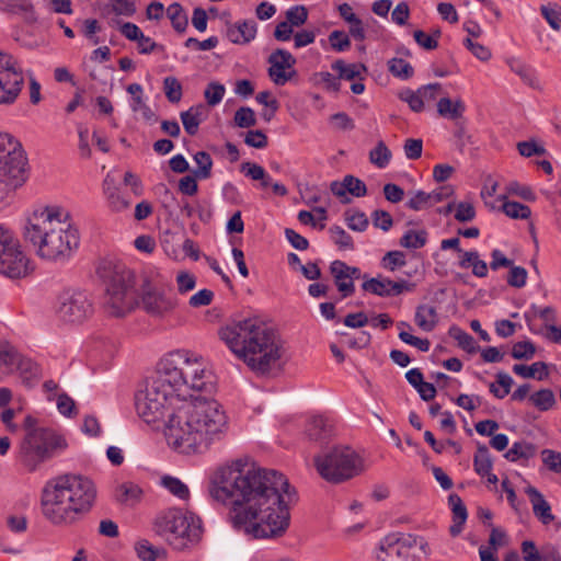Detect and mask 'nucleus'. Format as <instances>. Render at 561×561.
<instances>
[{
	"instance_id": "nucleus-14",
	"label": "nucleus",
	"mask_w": 561,
	"mask_h": 561,
	"mask_svg": "<svg viewBox=\"0 0 561 561\" xmlns=\"http://www.w3.org/2000/svg\"><path fill=\"white\" fill-rule=\"evenodd\" d=\"M92 312L93 305L85 291L66 290L58 298L57 313L65 322H81Z\"/></svg>"
},
{
	"instance_id": "nucleus-58",
	"label": "nucleus",
	"mask_w": 561,
	"mask_h": 561,
	"mask_svg": "<svg viewBox=\"0 0 561 561\" xmlns=\"http://www.w3.org/2000/svg\"><path fill=\"white\" fill-rule=\"evenodd\" d=\"M543 465L552 472H561V453L552 449H543L541 451Z\"/></svg>"
},
{
	"instance_id": "nucleus-62",
	"label": "nucleus",
	"mask_w": 561,
	"mask_h": 561,
	"mask_svg": "<svg viewBox=\"0 0 561 561\" xmlns=\"http://www.w3.org/2000/svg\"><path fill=\"white\" fill-rule=\"evenodd\" d=\"M135 550L137 557L142 561H156L157 560V550L146 539H141L135 543Z\"/></svg>"
},
{
	"instance_id": "nucleus-52",
	"label": "nucleus",
	"mask_w": 561,
	"mask_h": 561,
	"mask_svg": "<svg viewBox=\"0 0 561 561\" xmlns=\"http://www.w3.org/2000/svg\"><path fill=\"white\" fill-rule=\"evenodd\" d=\"M405 264V255L401 251H389L381 260L382 267L391 272L396 271L398 267L404 266Z\"/></svg>"
},
{
	"instance_id": "nucleus-51",
	"label": "nucleus",
	"mask_w": 561,
	"mask_h": 561,
	"mask_svg": "<svg viewBox=\"0 0 561 561\" xmlns=\"http://www.w3.org/2000/svg\"><path fill=\"white\" fill-rule=\"evenodd\" d=\"M536 353V348L533 342L522 341L516 342L512 347V357L515 359H531Z\"/></svg>"
},
{
	"instance_id": "nucleus-40",
	"label": "nucleus",
	"mask_w": 561,
	"mask_h": 561,
	"mask_svg": "<svg viewBox=\"0 0 561 561\" xmlns=\"http://www.w3.org/2000/svg\"><path fill=\"white\" fill-rule=\"evenodd\" d=\"M167 15L175 31L182 33L186 30L188 20L180 3L174 2L170 4L167 9Z\"/></svg>"
},
{
	"instance_id": "nucleus-1",
	"label": "nucleus",
	"mask_w": 561,
	"mask_h": 561,
	"mask_svg": "<svg viewBox=\"0 0 561 561\" xmlns=\"http://www.w3.org/2000/svg\"><path fill=\"white\" fill-rule=\"evenodd\" d=\"M213 377L203 358L187 351L169 353L158 365L156 375L146 385L147 396L167 410L174 401L180 405L170 414L165 437L182 454H203L225 438L228 417L216 400L192 397L191 391L210 392Z\"/></svg>"
},
{
	"instance_id": "nucleus-35",
	"label": "nucleus",
	"mask_w": 561,
	"mask_h": 561,
	"mask_svg": "<svg viewBox=\"0 0 561 561\" xmlns=\"http://www.w3.org/2000/svg\"><path fill=\"white\" fill-rule=\"evenodd\" d=\"M473 468L474 471L481 477H484L485 473L492 471L493 461L491 454L489 448L483 444H478L477 451L473 457Z\"/></svg>"
},
{
	"instance_id": "nucleus-20",
	"label": "nucleus",
	"mask_w": 561,
	"mask_h": 561,
	"mask_svg": "<svg viewBox=\"0 0 561 561\" xmlns=\"http://www.w3.org/2000/svg\"><path fill=\"white\" fill-rule=\"evenodd\" d=\"M330 190L333 195L340 198L342 204L351 202L347 194H351L355 197H363L367 193L365 183L353 175L344 176L343 181L341 182L333 181L330 185Z\"/></svg>"
},
{
	"instance_id": "nucleus-34",
	"label": "nucleus",
	"mask_w": 561,
	"mask_h": 561,
	"mask_svg": "<svg viewBox=\"0 0 561 561\" xmlns=\"http://www.w3.org/2000/svg\"><path fill=\"white\" fill-rule=\"evenodd\" d=\"M513 371L523 378H537L538 380H543L549 375L547 365L543 362H536L530 366L515 364Z\"/></svg>"
},
{
	"instance_id": "nucleus-17",
	"label": "nucleus",
	"mask_w": 561,
	"mask_h": 561,
	"mask_svg": "<svg viewBox=\"0 0 561 561\" xmlns=\"http://www.w3.org/2000/svg\"><path fill=\"white\" fill-rule=\"evenodd\" d=\"M141 304L147 313L156 317L172 311L178 305L175 297L158 290L149 284L144 287Z\"/></svg>"
},
{
	"instance_id": "nucleus-42",
	"label": "nucleus",
	"mask_w": 561,
	"mask_h": 561,
	"mask_svg": "<svg viewBox=\"0 0 561 561\" xmlns=\"http://www.w3.org/2000/svg\"><path fill=\"white\" fill-rule=\"evenodd\" d=\"M388 70L393 77L401 80H408L414 73L413 67L408 61L397 57L388 61Z\"/></svg>"
},
{
	"instance_id": "nucleus-16",
	"label": "nucleus",
	"mask_w": 561,
	"mask_h": 561,
	"mask_svg": "<svg viewBox=\"0 0 561 561\" xmlns=\"http://www.w3.org/2000/svg\"><path fill=\"white\" fill-rule=\"evenodd\" d=\"M268 76L276 85L286 84L296 71L293 69L296 59L287 50L278 48L274 50L268 59Z\"/></svg>"
},
{
	"instance_id": "nucleus-45",
	"label": "nucleus",
	"mask_w": 561,
	"mask_h": 561,
	"mask_svg": "<svg viewBox=\"0 0 561 561\" xmlns=\"http://www.w3.org/2000/svg\"><path fill=\"white\" fill-rule=\"evenodd\" d=\"M194 161L197 164L196 169L194 170V175L198 179L209 178L213 165L210 156L205 151H198L194 156Z\"/></svg>"
},
{
	"instance_id": "nucleus-57",
	"label": "nucleus",
	"mask_w": 561,
	"mask_h": 561,
	"mask_svg": "<svg viewBox=\"0 0 561 561\" xmlns=\"http://www.w3.org/2000/svg\"><path fill=\"white\" fill-rule=\"evenodd\" d=\"M541 14L553 30H559L561 26V7L559 5H541Z\"/></svg>"
},
{
	"instance_id": "nucleus-47",
	"label": "nucleus",
	"mask_w": 561,
	"mask_h": 561,
	"mask_svg": "<svg viewBox=\"0 0 561 561\" xmlns=\"http://www.w3.org/2000/svg\"><path fill=\"white\" fill-rule=\"evenodd\" d=\"M347 227L354 231H365L368 227V218L363 211L346 210L344 214Z\"/></svg>"
},
{
	"instance_id": "nucleus-6",
	"label": "nucleus",
	"mask_w": 561,
	"mask_h": 561,
	"mask_svg": "<svg viewBox=\"0 0 561 561\" xmlns=\"http://www.w3.org/2000/svg\"><path fill=\"white\" fill-rule=\"evenodd\" d=\"M25 435L21 442L19 459L30 471H35L44 461L61 453L68 446L64 436L54 430L38 425V420L26 415L23 421Z\"/></svg>"
},
{
	"instance_id": "nucleus-18",
	"label": "nucleus",
	"mask_w": 561,
	"mask_h": 561,
	"mask_svg": "<svg viewBox=\"0 0 561 561\" xmlns=\"http://www.w3.org/2000/svg\"><path fill=\"white\" fill-rule=\"evenodd\" d=\"M414 285L405 279L391 280L390 278L378 275L377 277L365 280L362 288L380 297L399 296L404 291H412Z\"/></svg>"
},
{
	"instance_id": "nucleus-26",
	"label": "nucleus",
	"mask_w": 561,
	"mask_h": 561,
	"mask_svg": "<svg viewBox=\"0 0 561 561\" xmlns=\"http://www.w3.org/2000/svg\"><path fill=\"white\" fill-rule=\"evenodd\" d=\"M306 435L310 440L322 442L331 436L332 426L328 419L317 415L312 416L306 425Z\"/></svg>"
},
{
	"instance_id": "nucleus-56",
	"label": "nucleus",
	"mask_w": 561,
	"mask_h": 561,
	"mask_svg": "<svg viewBox=\"0 0 561 561\" xmlns=\"http://www.w3.org/2000/svg\"><path fill=\"white\" fill-rule=\"evenodd\" d=\"M329 43L335 51H345L351 47V41L344 31L335 30L329 35Z\"/></svg>"
},
{
	"instance_id": "nucleus-4",
	"label": "nucleus",
	"mask_w": 561,
	"mask_h": 561,
	"mask_svg": "<svg viewBox=\"0 0 561 561\" xmlns=\"http://www.w3.org/2000/svg\"><path fill=\"white\" fill-rule=\"evenodd\" d=\"M219 335L253 371L266 374L278 366L283 354L280 341L275 331L257 318L233 320Z\"/></svg>"
},
{
	"instance_id": "nucleus-21",
	"label": "nucleus",
	"mask_w": 561,
	"mask_h": 561,
	"mask_svg": "<svg viewBox=\"0 0 561 561\" xmlns=\"http://www.w3.org/2000/svg\"><path fill=\"white\" fill-rule=\"evenodd\" d=\"M525 493L529 497L534 515L542 525H550L556 520L551 505L537 488L529 485L525 489Z\"/></svg>"
},
{
	"instance_id": "nucleus-25",
	"label": "nucleus",
	"mask_w": 561,
	"mask_h": 561,
	"mask_svg": "<svg viewBox=\"0 0 561 561\" xmlns=\"http://www.w3.org/2000/svg\"><path fill=\"white\" fill-rule=\"evenodd\" d=\"M0 11L21 14L25 22L35 23L37 15L31 0H0Z\"/></svg>"
},
{
	"instance_id": "nucleus-63",
	"label": "nucleus",
	"mask_w": 561,
	"mask_h": 561,
	"mask_svg": "<svg viewBox=\"0 0 561 561\" xmlns=\"http://www.w3.org/2000/svg\"><path fill=\"white\" fill-rule=\"evenodd\" d=\"M400 98L405 101L414 112H421L424 107V101L420 89L416 92L407 89L400 93Z\"/></svg>"
},
{
	"instance_id": "nucleus-8",
	"label": "nucleus",
	"mask_w": 561,
	"mask_h": 561,
	"mask_svg": "<svg viewBox=\"0 0 561 561\" xmlns=\"http://www.w3.org/2000/svg\"><path fill=\"white\" fill-rule=\"evenodd\" d=\"M154 530L164 537L170 546L180 551L197 543L203 531L198 516L179 508L168 510L157 516Z\"/></svg>"
},
{
	"instance_id": "nucleus-38",
	"label": "nucleus",
	"mask_w": 561,
	"mask_h": 561,
	"mask_svg": "<svg viewBox=\"0 0 561 561\" xmlns=\"http://www.w3.org/2000/svg\"><path fill=\"white\" fill-rule=\"evenodd\" d=\"M20 364L19 352L8 343H0V369L12 371Z\"/></svg>"
},
{
	"instance_id": "nucleus-55",
	"label": "nucleus",
	"mask_w": 561,
	"mask_h": 561,
	"mask_svg": "<svg viewBox=\"0 0 561 561\" xmlns=\"http://www.w3.org/2000/svg\"><path fill=\"white\" fill-rule=\"evenodd\" d=\"M234 124L241 128H249L255 124V113L252 108L242 106L236 111Z\"/></svg>"
},
{
	"instance_id": "nucleus-27",
	"label": "nucleus",
	"mask_w": 561,
	"mask_h": 561,
	"mask_svg": "<svg viewBox=\"0 0 561 561\" xmlns=\"http://www.w3.org/2000/svg\"><path fill=\"white\" fill-rule=\"evenodd\" d=\"M458 265L461 268H471L472 274L483 278L488 276V264L480 259L477 250L465 251L459 257Z\"/></svg>"
},
{
	"instance_id": "nucleus-37",
	"label": "nucleus",
	"mask_w": 561,
	"mask_h": 561,
	"mask_svg": "<svg viewBox=\"0 0 561 561\" xmlns=\"http://www.w3.org/2000/svg\"><path fill=\"white\" fill-rule=\"evenodd\" d=\"M500 201H503L502 211L513 219H528L531 215L530 208L518 202L506 201L505 195L499 196Z\"/></svg>"
},
{
	"instance_id": "nucleus-44",
	"label": "nucleus",
	"mask_w": 561,
	"mask_h": 561,
	"mask_svg": "<svg viewBox=\"0 0 561 561\" xmlns=\"http://www.w3.org/2000/svg\"><path fill=\"white\" fill-rule=\"evenodd\" d=\"M161 484L174 496H178L181 500H186L190 496V491L186 484H184L180 479L165 476L161 479Z\"/></svg>"
},
{
	"instance_id": "nucleus-61",
	"label": "nucleus",
	"mask_w": 561,
	"mask_h": 561,
	"mask_svg": "<svg viewBox=\"0 0 561 561\" xmlns=\"http://www.w3.org/2000/svg\"><path fill=\"white\" fill-rule=\"evenodd\" d=\"M476 218L474 206L469 202H460L456 205L455 219L458 222H469Z\"/></svg>"
},
{
	"instance_id": "nucleus-60",
	"label": "nucleus",
	"mask_w": 561,
	"mask_h": 561,
	"mask_svg": "<svg viewBox=\"0 0 561 561\" xmlns=\"http://www.w3.org/2000/svg\"><path fill=\"white\" fill-rule=\"evenodd\" d=\"M506 192L510 195L518 196L528 202H533L536 199V195L529 186L522 185L516 181L510 182L507 184Z\"/></svg>"
},
{
	"instance_id": "nucleus-54",
	"label": "nucleus",
	"mask_w": 561,
	"mask_h": 561,
	"mask_svg": "<svg viewBox=\"0 0 561 561\" xmlns=\"http://www.w3.org/2000/svg\"><path fill=\"white\" fill-rule=\"evenodd\" d=\"M123 186L128 188L135 197L144 195L145 188L141 180L135 173L127 171L123 176Z\"/></svg>"
},
{
	"instance_id": "nucleus-23",
	"label": "nucleus",
	"mask_w": 561,
	"mask_h": 561,
	"mask_svg": "<svg viewBox=\"0 0 561 561\" xmlns=\"http://www.w3.org/2000/svg\"><path fill=\"white\" fill-rule=\"evenodd\" d=\"M330 272L342 298L350 297L355 293V284L352 282L347 271H345V262L340 260L333 261L330 265Z\"/></svg>"
},
{
	"instance_id": "nucleus-10",
	"label": "nucleus",
	"mask_w": 561,
	"mask_h": 561,
	"mask_svg": "<svg viewBox=\"0 0 561 561\" xmlns=\"http://www.w3.org/2000/svg\"><path fill=\"white\" fill-rule=\"evenodd\" d=\"M31 175L28 156L21 142H0V181L13 193L23 187Z\"/></svg>"
},
{
	"instance_id": "nucleus-64",
	"label": "nucleus",
	"mask_w": 561,
	"mask_h": 561,
	"mask_svg": "<svg viewBox=\"0 0 561 561\" xmlns=\"http://www.w3.org/2000/svg\"><path fill=\"white\" fill-rule=\"evenodd\" d=\"M432 206L430 194L424 191H417L408 201L407 207L412 210H422Z\"/></svg>"
},
{
	"instance_id": "nucleus-48",
	"label": "nucleus",
	"mask_w": 561,
	"mask_h": 561,
	"mask_svg": "<svg viewBox=\"0 0 561 561\" xmlns=\"http://www.w3.org/2000/svg\"><path fill=\"white\" fill-rule=\"evenodd\" d=\"M163 91L171 103H178L182 99V85L175 77H165L163 80Z\"/></svg>"
},
{
	"instance_id": "nucleus-15",
	"label": "nucleus",
	"mask_w": 561,
	"mask_h": 561,
	"mask_svg": "<svg viewBox=\"0 0 561 561\" xmlns=\"http://www.w3.org/2000/svg\"><path fill=\"white\" fill-rule=\"evenodd\" d=\"M103 194L111 210L122 213L131 206V193L128 188L118 184L114 171H110L102 183Z\"/></svg>"
},
{
	"instance_id": "nucleus-31",
	"label": "nucleus",
	"mask_w": 561,
	"mask_h": 561,
	"mask_svg": "<svg viewBox=\"0 0 561 561\" xmlns=\"http://www.w3.org/2000/svg\"><path fill=\"white\" fill-rule=\"evenodd\" d=\"M466 105L461 100L453 101L449 98H442L437 103V112L440 116L458 121L465 113Z\"/></svg>"
},
{
	"instance_id": "nucleus-59",
	"label": "nucleus",
	"mask_w": 561,
	"mask_h": 561,
	"mask_svg": "<svg viewBox=\"0 0 561 561\" xmlns=\"http://www.w3.org/2000/svg\"><path fill=\"white\" fill-rule=\"evenodd\" d=\"M510 268L507 284L515 288L524 287L528 275L526 268L523 266H515L514 264Z\"/></svg>"
},
{
	"instance_id": "nucleus-41",
	"label": "nucleus",
	"mask_w": 561,
	"mask_h": 561,
	"mask_svg": "<svg viewBox=\"0 0 561 561\" xmlns=\"http://www.w3.org/2000/svg\"><path fill=\"white\" fill-rule=\"evenodd\" d=\"M425 230H408L400 239V245L407 249H421L427 242Z\"/></svg>"
},
{
	"instance_id": "nucleus-19",
	"label": "nucleus",
	"mask_w": 561,
	"mask_h": 561,
	"mask_svg": "<svg viewBox=\"0 0 561 561\" xmlns=\"http://www.w3.org/2000/svg\"><path fill=\"white\" fill-rule=\"evenodd\" d=\"M135 407L138 415L146 423H154L164 416L165 409L160 402H156L150 396H147L146 388L139 390L135 396Z\"/></svg>"
},
{
	"instance_id": "nucleus-46",
	"label": "nucleus",
	"mask_w": 561,
	"mask_h": 561,
	"mask_svg": "<svg viewBox=\"0 0 561 561\" xmlns=\"http://www.w3.org/2000/svg\"><path fill=\"white\" fill-rule=\"evenodd\" d=\"M369 159L373 164L383 169L390 162L391 151L385 146V142H378V145L369 152Z\"/></svg>"
},
{
	"instance_id": "nucleus-36",
	"label": "nucleus",
	"mask_w": 561,
	"mask_h": 561,
	"mask_svg": "<svg viewBox=\"0 0 561 561\" xmlns=\"http://www.w3.org/2000/svg\"><path fill=\"white\" fill-rule=\"evenodd\" d=\"M331 68L339 73L340 79L344 80H354L367 70L363 64H346L342 59L335 60Z\"/></svg>"
},
{
	"instance_id": "nucleus-32",
	"label": "nucleus",
	"mask_w": 561,
	"mask_h": 561,
	"mask_svg": "<svg viewBox=\"0 0 561 561\" xmlns=\"http://www.w3.org/2000/svg\"><path fill=\"white\" fill-rule=\"evenodd\" d=\"M507 65L510 69L515 72L520 79L534 89H539V80L536 76V72L533 68L524 64L522 60L517 58H510L507 60Z\"/></svg>"
},
{
	"instance_id": "nucleus-11",
	"label": "nucleus",
	"mask_w": 561,
	"mask_h": 561,
	"mask_svg": "<svg viewBox=\"0 0 561 561\" xmlns=\"http://www.w3.org/2000/svg\"><path fill=\"white\" fill-rule=\"evenodd\" d=\"M30 270V261L13 231L0 224V274L9 278H21L25 277Z\"/></svg>"
},
{
	"instance_id": "nucleus-3",
	"label": "nucleus",
	"mask_w": 561,
	"mask_h": 561,
	"mask_svg": "<svg viewBox=\"0 0 561 561\" xmlns=\"http://www.w3.org/2000/svg\"><path fill=\"white\" fill-rule=\"evenodd\" d=\"M23 236L39 257L55 262L68 260L80 242L70 214L59 206L36 207L26 219Z\"/></svg>"
},
{
	"instance_id": "nucleus-53",
	"label": "nucleus",
	"mask_w": 561,
	"mask_h": 561,
	"mask_svg": "<svg viewBox=\"0 0 561 561\" xmlns=\"http://www.w3.org/2000/svg\"><path fill=\"white\" fill-rule=\"evenodd\" d=\"M330 233L333 242L339 245L340 249L352 250L354 248L352 237L340 226L331 227Z\"/></svg>"
},
{
	"instance_id": "nucleus-50",
	"label": "nucleus",
	"mask_w": 561,
	"mask_h": 561,
	"mask_svg": "<svg viewBox=\"0 0 561 561\" xmlns=\"http://www.w3.org/2000/svg\"><path fill=\"white\" fill-rule=\"evenodd\" d=\"M285 16L291 27H299L307 22L308 11L304 5H295L286 11Z\"/></svg>"
},
{
	"instance_id": "nucleus-2",
	"label": "nucleus",
	"mask_w": 561,
	"mask_h": 561,
	"mask_svg": "<svg viewBox=\"0 0 561 561\" xmlns=\"http://www.w3.org/2000/svg\"><path fill=\"white\" fill-rule=\"evenodd\" d=\"M210 494L231 505V526L248 539L275 540L289 528L288 504L295 492H290L288 480L276 470L234 460L216 471Z\"/></svg>"
},
{
	"instance_id": "nucleus-22",
	"label": "nucleus",
	"mask_w": 561,
	"mask_h": 561,
	"mask_svg": "<svg viewBox=\"0 0 561 561\" xmlns=\"http://www.w3.org/2000/svg\"><path fill=\"white\" fill-rule=\"evenodd\" d=\"M227 38L238 45L249 44L255 38L256 23L253 20H244L229 24L227 27Z\"/></svg>"
},
{
	"instance_id": "nucleus-33",
	"label": "nucleus",
	"mask_w": 561,
	"mask_h": 561,
	"mask_svg": "<svg viewBox=\"0 0 561 561\" xmlns=\"http://www.w3.org/2000/svg\"><path fill=\"white\" fill-rule=\"evenodd\" d=\"M141 493V489L137 484L126 482L116 486L114 496L122 504L135 505L139 502Z\"/></svg>"
},
{
	"instance_id": "nucleus-24",
	"label": "nucleus",
	"mask_w": 561,
	"mask_h": 561,
	"mask_svg": "<svg viewBox=\"0 0 561 561\" xmlns=\"http://www.w3.org/2000/svg\"><path fill=\"white\" fill-rule=\"evenodd\" d=\"M448 504L453 512V524L449 527V534L453 537H457L462 531L463 525L468 518L467 507L461 497L456 493L449 494Z\"/></svg>"
},
{
	"instance_id": "nucleus-5",
	"label": "nucleus",
	"mask_w": 561,
	"mask_h": 561,
	"mask_svg": "<svg viewBox=\"0 0 561 561\" xmlns=\"http://www.w3.org/2000/svg\"><path fill=\"white\" fill-rule=\"evenodd\" d=\"M93 481L81 474H62L46 482L42 492V513L54 525L70 524L89 512L95 501Z\"/></svg>"
},
{
	"instance_id": "nucleus-7",
	"label": "nucleus",
	"mask_w": 561,
	"mask_h": 561,
	"mask_svg": "<svg viewBox=\"0 0 561 561\" xmlns=\"http://www.w3.org/2000/svg\"><path fill=\"white\" fill-rule=\"evenodd\" d=\"M106 284L104 307L114 317H123L138 304L134 273L122 264L104 262L98 270Z\"/></svg>"
},
{
	"instance_id": "nucleus-13",
	"label": "nucleus",
	"mask_w": 561,
	"mask_h": 561,
	"mask_svg": "<svg viewBox=\"0 0 561 561\" xmlns=\"http://www.w3.org/2000/svg\"><path fill=\"white\" fill-rule=\"evenodd\" d=\"M24 83L23 72L16 59L0 51V104H11Z\"/></svg>"
},
{
	"instance_id": "nucleus-49",
	"label": "nucleus",
	"mask_w": 561,
	"mask_h": 561,
	"mask_svg": "<svg viewBox=\"0 0 561 561\" xmlns=\"http://www.w3.org/2000/svg\"><path fill=\"white\" fill-rule=\"evenodd\" d=\"M225 85L219 82H210L204 91V98L208 105L215 106L219 104L225 95Z\"/></svg>"
},
{
	"instance_id": "nucleus-30",
	"label": "nucleus",
	"mask_w": 561,
	"mask_h": 561,
	"mask_svg": "<svg viewBox=\"0 0 561 561\" xmlns=\"http://www.w3.org/2000/svg\"><path fill=\"white\" fill-rule=\"evenodd\" d=\"M536 455L534 444L526 440L513 443L512 447L504 454L506 460L517 462L519 460H528Z\"/></svg>"
},
{
	"instance_id": "nucleus-39",
	"label": "nucleus",
	"mask_w": 561,
	"mask_h": 561,
	"mask_svg": "<svg viewBox=\"0 0 561 561\" xmlns=\"http://www.w3.org/2000/svg\"><path fill=\"white\" fill-rule=\"evenodd\" d=\"M448 334L450 337L457 341L458 346L461 347L463 351L470 354L477 352L478 346L476 344L473 336H471L469 333H467L459 327L451 325L448 330Z\"/></svg>"
},
{
	"instance_id": "nucleus-28",
	"label": "nucleus",
	"mask_w": 561,
	"mask_h": 561,
	"mask_svg": "<svg viewBox=\"0 0 561 561\" xmlns=\"http://www.w3.org/2000/svg\"><path fill=\"white\" fill-rule=\"evenodd\" d=\"M414 320L424 332H432L438 323V313L434 306L420 305L416 308Z\"/></svg>"
},
{
	"instance_id": "nucleus-43",
	"label": "nucleus",
	"mask_w": 561,
	"mask_h": 561,
	"mask_svg": "<svg viewBox=\"0 0 561 561\" xmlns=\"http://www.w3.org/2000/svg\"><path fill=\"white\" fill-rule=\"evenodd\" d=\"M529 400L540 411H548L556 404L554 393L550 389H541L533 393Z\"/></svg>"
},
{
	"instance_id": "nucleus-12",
	"label": "nucleus",
	"mask_w": 561,
	"mask_h": 561,
	"mask_svg": "<svg viewBox=\"0 0 561 561\" xmlns=\"http://www.w3.org/2000/svg\"><path fill=\"white\" fill-rule=\"evenodd\" d=\"M417 545V536L392 533L383 537L376 552L377 561H422L412 550Z\"/></svg>"
},
{
	"instance_id": "nucleus-29",
	"label": "nucleus",
	"mask_w": 561,
	"mask_h": 561,
	"mask_svg": "<svg viewBox=\"0 0 561 561\" xmlns=\"http://www.w3.org/2000/svg\"><path fill=\"white\" fill-rule=\"evenodd\" d=\"M204 105L192 106L181 113V121L188 136H195L197 134L198 127L204 119Z\"/></svg>"
},
{
	"instance_id": "nucleus-9",
	"label": "nucleus",
	"mask_w": 561,
	"mask_h": 561,
	"mask_svg": "<svg viewBox=\"0 0 561 561\" xmlns=\"http://www.w3.org/2000/svg\"><path fill=\"white\" fill-rule=\"evenodd\" d=\"M314 465L319 474L332 483L348 480L363 470L362 459L350 447H335L316 457Z\"/></svg>"
}]
</instances>
